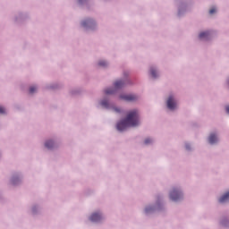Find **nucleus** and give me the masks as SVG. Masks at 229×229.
Returning a JSON list of instances; mask_svg holds the SVG:
<instances>
[{
	"label": "nucleus",
	"instance_id": "obj_1",
	"mask_svg": "<svg viewBox=\"0 0 229 229\" xmlns=\"http://www.w3.org/2000/svg\"><path fill=\"white\" fill-rule=\"evenodd\" d=\"M140 124V114L138 110H131L127 114V117L121 121L116 125V128L120 131H123L126 128L139 126Z\"/></svg>",
	"mask_w": 229,
	"mask_h": 229
},
{
	"label": "nucleus",
	"instance_id": "obj_2",
	"mask_svg": "<svg viewBox=\"0 0 229 229\" xmlns=\"http://www.w3.org/2000/svg\"><path fill=\"white\" fill-rule=\"evenodd\" d=\"M182 198V194L178 189H173L170 192V199L174 201H178V199H181Z\"/></svg>",
	"mask_w": 229,
	"mask_h": 229
},
{
	"label": "nucleus",
	"instance_id": "obj_3",
	"mask_svg": "<svg viewBox=\"0 0 229 229\" xmlns=\"http://www.w3.org/2000/svg\"><path fill=\"white\" fill-rule=\"evenodd\" d=\"M177 106V104L176 102L174 101V98H173V96H170L167 99V107L170 109V110H174V108H176Z\"/></svg>",
	"mask_w": 229,
	"mask_h": 229
},
{
	"label": "nucleus",
	"instance_id": "obj_4",
	"mask_svg": "<svg viewBox=\"0 0 229 229\" xmlns=\"http://www.w3.org/2000/svg\"><path fill=\"white\" fill-rule=\"evenodd\" d=\"M82 26L84 28H92V26H95V21L94 20L89 18L88 20H84V21H82Z\"/></svg>",
	"mask_w": 229,
	"mask_h": 229
},
{
	"label": "nucleus",
	"instance_id": "obj_5",
	"mask_svg": "<svg viewBox=\"0 0 229 229\" xmlns=\"http://www.w3.org/2000/svg\"><path fill=\"white\" fill-rule=\"evenodd\" d=\"M120 98L123 99L124 101H135L137 99V96L130 94L125 96H120Z\"/></svg>",
	"mask_w": 229,
	"mask_h": 229
},
{
	"label": "nucleus",
	"instance_id": "obj_6",
	"mask_svg": "<svg viewBox=\"0 0 229 229\" xmlns=\"http://www.w3.org/2000/svg\"><path fill=\"white\" fill-rule=\"evenodd\" d=\"M101 218H102V216L99 213H94L90 216L91 221H100Z\"/></svg>",
	"mask_w": 229,
	"mask_h": 229
},
{
	"label": "nucleus",
	"instance_id": "obj_7",
	"mask_svg": "<svg viewBox=\"0 0 229 229\" xmlns=\"http://www.w3.org/2000/svg\"><path fill=\"white\" fill-rule=\"evenodd\" d=\"M229 200V191L225 192V194H224L223 196H221V198L219 199V202L220 203H225L226 201Z\"/></svg>",
	"mask_w": 229,
	"mask_h": 229
},
{
	"label": "nucleus",
	"instance_id": "obj_8",
	"mask_svg": "<svg viewBox=\"0 0 229 229\" xmlns=\"http://www.w3.org/2000/svg\"><path fill=\"white\" fill-rule=\"evenodd\" d=\"M210 32H208V30H206V32H200L199 38L200 40H204V38H208Z\"/></svg>",
	"mask_w": 229,
	"mask_h": 229
},
{
	"label": "nucleus",
	"instance_id": "obj_9",
	"mask_svg": "<svg viewBox=\"0 0 229 229\" xmlns=\"http://www.w3.org/2000/svg\"><path fill=\"white\" fill-rule=\"evenodd\" d=\"M217 140V137L214 134L209 135L208 141L210 144H215Z\"/></svg>",
	"mask_w": 229,
	"mask_h": 229
},
{
	"label": "nucleus",
	"instance_id": "obj_10",
	"mask_svg": "<svg viewBox=\"0 0 229 229\" xmlns=\"http://www.w3.org/2000/svg\"><path fill=\"white\" fill-rule=\"evenodd\" d=\"M124 86V81H115L114 82V89H122Z\"/></svg>",
	"mask_w": 229,
	"mask_h": 229
},
{
	"label": "nucleus",
	"instance_id": "obj_11",
	"mask_svg": "<svg viewBox=\"0 0 229 229\" xmlns=\"http://www.w3.org/2000/svg\"><path fill=\"white\" fill-rule=\"evenodd\" d=\"M55 146V142H53V140H47L45 143V147L47 148L48 149H51L52 148H54Z\"/></svg>",
	"mask_w": 229,
	"mask_h": 229
},
{
	"label": "nucleus",
	"instance_id": "obj_12",
	"mask_svg": "<svg viewBox=\"0 0 229 229\" xmlns=\"http://www.w3.org/2000/svg\"><path fill=\"white\" fill-rule=\"evenodd\" d=\"M150 74L152 78H157V72L155 71V69H150Z\"/></svg>",
	"mask_w": 229,
	"mask_h": 229
},
{
	"label": "nucleus",
	"instance_id": "obj_13",
	"mask_svg": "<svg viewBox=\"0 0 229 229\" xmlns=\"http://www.w3.org/2000/svg\"><path fill=\"white\" fill-rule=\"evenodd\" d=\"M101 105H102V106H105V108H108V106H109V103L106 100L102 101Z\"/></svg>",
	"mask_w": 229,
	"mask_h": 229
},
{
	"label": "nucleus",
	"instance_id": "obj_14",
	"mask_svg": "<svg viewBox=\"0 0 229 229\" xmlns=\"http://www.w3.org/2000/svg\"><path fill=\"white\" fill-rule=\"evenodd\" d=\"M37 90H38L37 87H30V93L34 94V92H36Z\"/></svg>",
	"mask_w": 229,
	"mask_h": 229
},
{
	"label": "nucleus",
	"instance_id": "obj_15",
	"mask_svg": "<svg viewBox=\"0 0 229 229\" xmlns=\"http://www.w3.org/2000/svg\"><path fill=\"white\" fill-rule=\"evenodd\" d=\"M114 89H107L106 90H105L106 94H114Z\"/></svg>",
	"mask_w": 229,
	"mask_h": 229
},
{
	"label": "nucleus",
	"instance_id": "obj_16",
	"mask_svg": "<svg viewBox=\"0 0 229 229\" xmlns=\"http://www.w3.org/2000/svg\"><path fill=\"white\" fill-rule=\"evenodd\" d=\"M98 65L101 67H106L107 65L106 62H99Z\"/></svg>",
	"mask_w": 229,
	"mask_h": 229
},
{
	"label": "nucleus",
	"instance_id": "obj_17",
	"mask_svg": "<svg viewBox=\"0 0 229 229\" xmlns=\"http://www.w3.org/2000/svg\"><path fill=\"white\" fill-rule=\"evenodd\" d=\"M216 7H212L210 10H209V13L210 14H214V13H216Z\"/></svg>",
	"mask_w": 229,
	"mask_h": 229
},
{
	"label": "nucleus",
	"instance_id": "obj_18",
	"mask_svg": "<svg viewBox=\"0 0 229 229\" xmlns=\"http://www.w3.org/2000/svg\"><path fill=\"white\" fill-rule=\"evenodd\" d=\"M151 142H152L151 139H146V140H144V143H145V144H150Z\"/></svg>",
	"mask_w": 229,
	"mask_h": 229
},
{
	"label": "nucleus",
	"instance_id": "obj_19",
	"mask_svg": "<svg viewBox=\"0 0 229 229\" xmlns=\"http://www.w3.org/2000/svg\"><path fill=\"white\" fill-rule=\"evenodd\" d=\"M150 210H153V208L152 207H147L145 208V212H150Z\"/></svg>",
	"mask_w": 229,
	"mask_h": 229
},
{
	"label": "nucleus",
	"instance_id": "obj_20",
	"mask_svg": "<svg viewBox=\"0 0 229 229\" xmlns=\"http://www.w3.org/2000/svg\"><path fill=\"white\" fill-rule=\"evenodd\" d=\"M5 110L3 106H0V114H4Z\"/></svg>",
	"mask_w": 229,
	"mask_h": 229
},
{
	"label": "nucleus",
	"instance_id": "obj_21",
	"mask_svg": "<svg viewBox=\"0 0 229 229\" xmlns=\"http://www.w3.org/2000/svg\"><path fill=\"white\" fill-rule=\"evenodd\" d=\"M114 112H121L119 108H114Z\"/></svg>",
	"mask_w": 229,
	"mask_h": 229
},
{
	"label": "nucleus",
	"instance_id": "obj_22",
	"mask_svg": "<svg viewBox=\"0 0 229 229\" xmlns=\"http://www.w3.org/2000/svg\"><path fill=\"white\" fill-rule=\"evenodd\" d=\"M226 112L229 114V106H226Z\"/></svg>",
	"mask_w": 229,
	"mask_h": 229
},
{
	"label": "nucleus",
	"instance_id": "obj_23",
	"mask_svg": "<svg viewBox=\"0 0 229 229\" xmlns=\"http://www.w3.org/2000/svg\"><path fill=\"white\" fill-rule=\"evenodd\" d=\"M186 149H190V146L186 144Z\"/></svg>",
	"mask_w": 229,
	"mask_h": 229
}]
</instances>
